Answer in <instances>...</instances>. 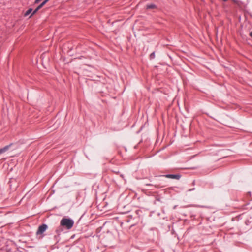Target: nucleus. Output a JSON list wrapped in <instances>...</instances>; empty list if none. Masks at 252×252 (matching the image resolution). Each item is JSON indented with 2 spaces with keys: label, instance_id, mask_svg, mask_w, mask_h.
<instances>
[{
  "label": "nucleus",
  "instance_id": "obj_1",
  "mask_svg": "<svg viewBox=\"0 0 252 252\" xmlns=\"http://www.w3.org/2000/svg\"><path fill=\"white\" fill-rule=\"evenodd\" d=\"M74 223L73 220L66 218H63L60 221L61 225L67 229H70L73 227Z\"/></svg>",
  "mask_w": 252,
  "mask_h": 252
},
{
  "label": "nucleus",
  "instance_id": "obj_2",
  "mask_svg": "<svg viewBox=\"0 0 252 252\" xmlns=\"http://www.w3.org/2000/svg\"><path fill=\"white\" fill-rule=\"evenodd\" d=\"M48 226L45 224H42L38 227L36 232L37 235H42L43 233L47 229Z\"/></svg>",
  "mask_w": 252,
  "mask_h": 252
},
{
  "label": "nucleus",
  "instance_id": "obj_3",
  "mask_svg": "<svg viewBox=\"0 0 252 252\" xmlns=\"http://www.w3.org/2000/svg\"><path fill=\"white\" fill-rule=\"evenodd\" d=\"M162 176L165 177L167 178L175 179L179 180L181 176L180 174H166L162 175Z\"/></svg>",
  "mask_w": 252,
  "mask_h": 252
},
{
  "label": "nucleus",
  "instance_id": "obj_4",
  "mask_svg": "<svg viewBox=\"0 0 252 252\" xmlns=\"http://www.w3.org/2000/svg\"><path fill=\"white\" fill-rule=\"evenodd\" d=\"M12 145V144L11 143L9 145L5 146L3 148L0 149V154H1L2 153H4L6 151H7L9 149V148L11 147V146Z\"/></svg>",
  "mask_w": 252,
  "mask_h": 252
},
{
  "label": "nucleus",
  "instance_id": "obj_5",
  "mask_svg": "<svg viewBox=\"0 0 252 252\" xmlns=\"http://www.w3.org/2000/svg\"><path fill=\"white\" fill-rule=\"evenodd\" d=\"M157 8L156 5L155 4H153V3H151V4H148L146 6V8L147 9H155V8Z\"/></svg>",
  "mask_w": 252,
  "mask_h": 252
},
{
  "label": "nucleus",
  "instance_id": "obj_6",
  "mask_svg": "<svg viewBox=\"0 0 252 252\" xmlns=\"http://www.w3.org/2000/svg\"><path fill=\"white\" fill-rule=\"evenodd\" d=\"M32 11V8L29 9L25 13V16H27L29 15Z\"/></svg>",
  "mask_w": 252,
  "mask_h": 252
},
{
  "label": "nucleus",
  "instance_id": "obj_7",
  "mask_svg": "<svg viewBox=\"0 0 252 252\" xmlns=\"http://www.w3.org/2000/svg\"><path fill=\"white\" fill-rule=\"evenodd\" d=\"M42 7L39 5L32 12V15L35 14Z\"/></svg>",
  "mask_w": 252,
  "mask_h": 252
},
{
  "label": "nucleus",
  "instance_id": "obj_8",
  "mask_svg": "<svg viewBox=\"0 0 252 252\" xmlns=\"http://www.w3.org/2000/svg\"><path fill=\"white\" fill-rule=\"evenodd\" d=\"M49 1V0H45L44 1H43L39 5L42 7L47 2H48Z\"/></svg>",
  "mask_w": 252,
  "mask_h": 252
},
{
  "label": "nucleus",
  "instance_id": "obj_9",
  "mask_svg": "<svg viewBox=\"0 0 252 252\" xmlns=\"http://www.w3.org/2000/svg\"><path fill=\"white\" fill-rule=\"evenodd\" d=\"M150 58H151V59H154V58H155V52H152V53L150 54Z\"/></svg>",
  "mask_w": 252,
  "mask_h": 252
},
{
  "label": "nucleus",
  "instance_id": "obj_10",
  "mask_svg": "<svg viewBox=\"0 0 252 252\" xmlns=\"http://www.w3.org/2000/svg\"><path fill=\"white\" fill-rule=\"evenodd\" d=\"M41 0H35V3L36 4V3H38Z\"/></svg>",
  "mask_w": 252,
  "mask_h": 252
},
{
  "label": "nucleus",
  "instance_id": "obj_11",
  "mask_svg": "<svg viewBox=\"0 0 252 252\" xmlns=\"http://www.w3.org/2000/svg\"><path fill=\"white\" fill-rule=\"evenodd\" d=\"M194 190H195V188L190 189H189V191H191Z\"/></svg>",
  "mask_w": 252,
  "mask_h": 252
},
{
  "label": "nucleus",
  "instance_id": "obj_12",
  "mask_svg": "<svg viewBox=\"0 0 252 252\" xmlns=\"http://www.w3.org/2000/svg\"><path fill=\"white\" fill-rule=\"evenodd\" d=\"M250 36L252 38V31L250 33Z\"/></svg>",
  "mask_w": 252,
  "mask_h": 252
},
{
  "label": "nucleus",
  "instance_id": "obj_13",
  "mask_svg": "<svg viewBox=\"0 0 252 252\" xmlns=\"http://www.w3.org/2000/svg\"><path fill=\"white\" fill-rule=\"evenodd\" d=\"M146 185H147V186H151V185H151V184H146Z\"/></svg>",
  "mask_w": 252,
  "mask_h": 252
},
{
  "label": "nucleus",
  "instance_id": "obj_14",
  "mask_svg": "<svg viewBox=\"0 0 252 252\" xmlns=\"http://www.w3.org/2000/svg\"><path fill=\"white\" fill-rule=\"evenodd\" d=\"M192 184H193V185H194V184H195V181H194L193 182V183H192Z\"/></svg>",
  "mask_w": 252,
  "mask_h": 252
},
{
  "label": "nucleus",
  "instance_id": "obj_15",
  "mask_svg": "<svg viewBox=\"0 0 252 252\" xmlns=\"http://www.w3.org/2000/svg\"><path fill=\"white\" fill-rule=\"evenodd\" d=\"M32 14L30 16V17H31L32 16Z\"/></svg>",
  "mask_w": 252,
  "mask_h": 252
},
{
  "label": "nucleus",
  "instance_id": "obj_16",
  "mask_svg": "<svg viewBox=\"0 0 252 252\" xmlns=\"http://www.w3.org/2000/svg\"><path fill=\"white\" fill-rule=\"evenodd\" d=\"M32 14L30 16V17H31L32 16Z\"/></svg>",
  "mask_w": 252,
  "mask_h": 252
},
{
  "label": "nucleus",
  "instance_id": "obj_17",
  "mask_svg": "<svg viewBox=\"0 0 252 252\" xmlns=\"http://www.w3.org/2000/svg\"><path fill=\"white\" fill-rule=\"evenodd\" d=\"M32 14L30 16V17H31L32 16Z\"/></svg>",
  "mask_w": 252,
  "mask_h": 252
}]
</instances>
